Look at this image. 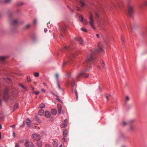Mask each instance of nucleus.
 <instances>
[{
  "label": "nucleus",
  "mask_w": 147,
  "mask_h": 147,
  "mask_svg": "<svg viewBox=\"0 0 147 147\" xmlns=\"http://www.w3.org/2000/svg\"><path fill=\"white\" fill-rule=\"evenodd\" d=\"M34 76L36 77H38L39 76V73L38 72H35L34 74Z\"/></svg>",
  "instance_id": "7c9ffc66"
},
{
  "label": "nucleus",
  "mask_w": 147,
  "mask_h": 147,
  "mask_svg": "<svg viewBox=\"0 0 147 147\" xmlns=\"http://www.w3.org/2000/svg\"><path fill=\"white\" fill-rule=\"evenodd\" d=\"M67 134V131L66 129H65L63 130V136L64 137H66Z\"/></svg>",
  "instance_id": "f3484780"
},
{
  "label": "nucleus",
  "mask_w": 147,
  "mask_h": 147,
  "mask_svg": "<svg viewBox=\"0 0 147 147\" xmlns=\"http://www.w3.org/2000/svg\"><path fill=\"white\" fill-rule=\"evenodd\" d=\"M66 63H67L66 62H64L63 64V65L65 66L66 64Z\"/></svg>",
  "instance_id": "4d7b16f0"
},
{
  "label": "nucleus",
  "mask_w": 147,
  "mask_h": 147,
  "mask_svg": "<svg viewBox=\"0 0 147 147\" xmlns=\"http://www.w3.org/2000/svg\"><path fill=\"white\" fill-rule=\"evenodd\" d=\"M51 114L48 111H46L45 112V115L47 117H50Z\"/></svg>",
  "instance_id": "dca6fc26"
},
{
  "label": "nucleus",
  "mask_w": 147,
  "mask_h": 147,
  "mask_svg": "<svg viewBox=\"0 0 147 147\" xmlns=\"http://www.w3.org/2000/svg\"><path fill=\"white\" fill-rule=\"evenodd\" d=\"M75 39L76 41H78L80 43V44L82 45H83L84 44V41L80 37H77L75 38Z\"/></svg>",
  "instance_id": "6e6552de"
},
{
  "label": "nucleus",
  "mask_w": 147,
  "mask_h": 147,
  "mask_svg": "<svg viewBox=\"0 0 147 147\" xmlns=\"http://www.w3.org/2000/svg\"><path fill=\"white\" fill-rule=\"evenodd\" d=\"M2 100L1 98H0V105H2Z\"/></svg>",
  "instance_id": "3c124183"
},
{
  "label": "nucleus",
  "mask_w": 147,
  "mask_h": 147,
  "mask_svg": "<svg viewBox=\"0 0 147 147\" xmlns=\"http://www.w3.org/2000/svg\"><path fill=\"white\" fill-rule=\"evenodd\" d=\"M27 81L28 82H30L31 80L30 76H28L27 78Z\"/></svg>",
  "instance_id": "ea45409f"
},
{
  "label": "nucleus",
  "mask_w": 147,
  "mask_h": 147,
  "mask_svg": "<svg viewBox=\"0 0 147 147\" xmlns=\"http://www.w3.org/2000/svg\"><path fill=\"white\" fill-rule=\"evenodd\" d=\"M36 144L38 147H41L42 146V143L40 142H37Z\"/></svg>",
  "instance_id": "4be33fe9"
},
{
  "label": "nucleus",
  "mask_w": 147,
  "mask_h": 147,
  "mask_svg": "<svg viewBox=\"0 0 147 147\" xmlns=\"http://www.w3.org/2000/svg\"><path fill=\"white\" fill-rule=\"evenodd\" d=\"M134 121V120H131L129 121L128 122V123H131L133 122Z\"/></svg>",
  "instance_id": "c03bdc74"
},
{
  "label": "nucleus",
  "mask_w": 147,
  "mask_h": 147,
  "mask_svg": "<svg viewBox=\"0 0 147 147\" xmlns=\"http://www.w3.org/2000/svg\"><path fill=\"white\" fill-rule=\"evenodd\" d=\"M8 89L7 88H6L4 91L3 96V99L5 100H6L9 98V95L8 94Z\"/></svg>",
  "instance_id": "20e7f679"
},
{
  "label": "nucleus",
  "mask_w": 147,
  "mask_h": 147,
  "mask_svg": "<svg viewBox=\"0 0 147 147\" xmlns=\"http://www.w3.org/2000/svg\"><path fill=\"white\" fill-rule=\"evenodd\" d=\"M55 77L56 78L57 82H59V74L58 73H56L55 74Z\"/></svg>",
  "instance_id": "a211bd4d"
},
{
  "label": "nucleus",
  "mask_w": 147,
  "mask_h": 147,
  "mask_svg": "<svg viewBox=\"0 0 147 147\" xmlns=\"http://www.w3.org/2000/svg\"><path fill=\"white\" fill-rule=\"evenodd\" d=\"M95 15L96 17H97L98 18L99 17L98 15V13H96Z\"/></svg>",
  "instance_id": "864d4df0"
},
{
  "label": "nucleus",
  "mask_w": 147,
  "mask_h": 147,
  "mask_svg": "<svg viewBox=\"0 0 147 147\" xmlns=\"http://www.w3.org/2000/svg\"><path fill=\"white\" fill-rule=\"evenodd\" d=\"M39 114L40 115H43L44 113V111L42 109H41L39 110L38 112Z\"/></svg>",
  "instance_id": "412c9836"
},
{
  "label": "nucleus",
  "mask_w": 147,
  "mask_h": 147,
  "mask_svg": "<svg viewBox=\"0 0 147 147\" xmlns=\"http://www.w3.org/2000/svg\"><path fill=\"white\" fill-rule=\"evenodd\" d=\"M15 125H11V127L13 128V127H15Z\"/></svg>",
  "instance_id": "69168bd1"
},
{
  "label": "nucleus",
  "mask_w": 147,
  "mask_h": 147,
  "mask_svg": "<svg viewBox=\"0 0 147 147\" xmlns=\"http://www.w3.org/2000/svg\"><path fill=\"white\" fill-rule=\"evenodd\" d=\"M41 91L42 92H45V90L44 89L42 88L41 89Z\"/></svg>",
  "instance_id": "603ef678"
},
{
  "label": "nucleus",
  "mask_w": 147,
  "mask_h": 147,
  "mask_svg": "<svg viewBox=\"0 0 147 147\" xmlns=\"http://www.w3.org/2000/svg\"><path fill=\"white\" fill-rule=\"evenodd\" d=\"M35 119L38 122L40 123L41 122L40 120L37 116H35Z\"/></svg>",
  "instance_id": "393cba45"
},
{
  "label": "nucleus",
  "mask_w": 147,
  "mask_h": 147,
  "mask_svg": "<svg viewBox=\"0 0 147 147\" xmlns=\"http://www.w3.org/2000/svg\"><path fill=\"white\" fill-rule=\"evenodd\" d=\"M24 4V3L22 2H19L17 3V5L18 6H20Z\"/></svg>",
  "instance_id": "a878e982"
},
{
  "label": "nucleus",
  "mask_w": 147,
  "mask_h": 147,
  "mask_svg": "<svg viewBox=\"0 0 147 147\" xmlns=\"http://www.w3.org/2000/svg\"><path fill=\"white\" fill-rule=\"evenodd\" d=\"M135 126L133 125H131L130 127V129L131 130H133L135 127Z\"/></svg>",
  "instance_id": "cd10ccee"
},
{
  "label": "nucleus",
  "mask_w": 147,
  "mask_h": 147,
  "mask_svg": "<svg viewBox=\"0 0 147 147\" xmlns=\"http://www.w3.org/2000/svg\"><path fill=\"white\" fill-rule=\"evenodd\" d=\"M135 10V7L133 5L129 4L128 5V14L130 17L132 16Z\"/></svg>",
  "instance_id": "f03ea898"
},
{
  "label": "nucleus",
  "mask_w": 147,
  "mask_h": 147,
  "mask_svg": "<svg viewBox=\"0 0 147 147\" xmlns=\"http://www.w3.org/2000/svg\"><path fill=\"white\" fill-rule=\"evenodd\" d=\"M20 86L22 87L23 88L25 89L26 88L24 87L22 84H20Z\"/></svg>",
  "instance_id": "8fccbe9b"
},
{
  "label": "nucleus",
  "mask_w": 147,
  "mask_h": 147,
  "mask_svg": "<svg viewBox=\"0 0 147 147\" xmlns=\"http://www.w3.org/2000/svg\"><path fill=\"white\" fill-rule=\"evenodd\" d=\"M32 137L34 139L37 141H39L40 139V136L36 134H32Z\"/></svg>",
  "instance_id": "0eeeda50"
},
{
  "label": "nucleus",
  "mask_w": 147,
  "mask_h": 147,
  "mask_svg": "<svg viewBox=\"0 0 147 147\" xmlns=\"http://www.w3.org/2000/svg\"><path fill=\"white\" fill-rule=\"evenodd\" d=\"M29 144L30 142L28 140H27L25 143V146L26 147H29Z\"/></svg>",
  "instance_id": "aec40b11"
},
{
  "label": "nucleus",
  "mask_w": 147,
  "mask_h": 147,
  "mask_svg": "<svg viewBox=\"0 0 147 147\" xmlns=\"http://www.w3.org/2000/svg\"><path fill=\"white\" fill-rule=\"evenodd\" d=\"M89 24L91 26V27L94 29H95V28L94 26V21L93 19V16H92V13H90V16L89 18Z\"/></svg>",
  "instance_id": "39448f33"
},
{
  "label": "nucleus",
  "mask_w": 147,
  "mask_h": 147,
  "mask_svg": "<svg viewBox=\"0 0 147 147\" xmlns=\"http://www.w3.org/2000/svg\"><path fill=\"white\" fill-rule=\"evenodd\" d=\"M45 106V104L43 103L41 104L39 106L41 108H44Z\"/></svg>",
  "instance_id": "bb28decb"
},
{
  "label": "nucleus",
  "mask_w": 147,
  "mask_h": 147,
  "mask_svg": "<svg viewBox=\"0 0 147 147\" xmlns=\"http://www.w3.org/2000/svg\"><path fill=\"white\" fill-rule=\"evenodd\" d=\"M129 100V98L128 96H126L125 98V102H128Z\"/></svg>",
  "instance_id": "c756f323"
},
{
  "label": "nucleus",
  "mask_w": 147,
  "mask_h": 147,
  "mask_svg": "<svg viewBox=\"0 0 147 147\" xmlns=\"http://www.w3.org/2000/svg\"><path fill=\"white\" fill-rule=\"evenodd\" d=\"M74 80H73V81L71 82V86L72 87V88H73V87L75 85V84L74 82ZM72 89H73V88H72Z\"/></svg>",
  "instance_id": "e433bc0d"
},
{
  "label": "nucleus",
  "mask_w": 147,
  "mask_h": 147,
  "mask_svg": "<svg viewBox=\"0 0 147 147\" xmlns=\"http://www.w3.org/2000/svg\"><path fill=\"white\" fill-rule=\"evenodd\" d=\"M144 1L145 5H147V0H144Z\"/></svg>",
  "instance_id": "de8ad7c7"
},
{
  "label": "nucleus",
  "mask_w": 147,
  "mask_h": 147,
  "mask_svg": "<svg viewBox=\"0 0 147 147\" xmlns=\"http://www.w3.org/2000/svg\"><path fill=\"white\" fill-rule=\"evenodd\" d=\"M76 100H78V95H76Z\"/></svg>",
  "instance_id": "774afa93"
},
{
  "label": "nucleus",
  "mask_w": 147,
  "mask_h": 147,
  "mask_svg": "<svg viewBox=\"0 0 147 147\" xmlns=\"http://www.w3.org/2000/svg\"><path fill=\"white\" fill-rule=\"evenodd\" d=\"M98 49H96L92 51V53L87 58V59L84 63L85 67L87 70H89L91 68V65L93 63L95 60V56L98 52H102L103 49L98 45Z\"/></svg>",
  "instance_id": "f257e3e1"
},
{
  "label": "nucleus",
  "mask_w": 147,
  "mask_h": 147,
  "mask_svg": "<svg viewBox=\"0 0 147 147\" xmlns=\"http://www.w3.org/2000/svg\"><path fill=\"white\" fill-rule=\"evenodd\" d=\"M6 58V57L1 55L0 56V62L1 63L3 64L5 63V60Z\"/></svg>",
  "instance_id": "1a4fd4ad"
},
{
  "label": "nucleus",
  "mask_w": 147,
  "mask_h": 147,
  "mask_svg": "<svg viewBox=\"0 0 147 147\" xmlns=\"http://www.w3.org/2000/svg\"><path fill=\"white\" fill-rule=\"evenodd\" d=\"M57 84L58 86V88L59 89L60 88V86L59 84V82H57Z\"/></svg>",
  "instance_id": "a18cd8bd"
},
{
  "label": "nucleus",
  "mask_w": 147,
  "mask_h": 147,
  "mask_svg": "<svg viewBox=\"0 0 147 147\" xmlns=\"http://www.w3.org/2000/svg\"><path fill=\"white\" fill-rule=\"evenodd\" d=\"M79 19L80 21L83 22L84 24H87L86 20H83V18L81 16H79Z\"/></svg>",
  "instance_id": "9d476101"
},
{
  "label": "nucleus",
  "mask_w": 147,
  "mask_h": 147,
  "mask_svg": "<svg viewBox=\"0 0 147 147\" xmlns=\"http://www.w3.org/2000/svg\"><path fill=\"white\" fill-rule=\"evenodd\" d=\"M75 92L76 93V95H78V92L77 90L75 91Z\"/></svg>",
  "instance_id": "e2e57ef3"
},
{
  "label": "nucleus",
  "mask_w": 147,
  "mask_h": 147,
  "mask_svg": "<svg viewBox=\"0 0 147 147\" xmlns=\"http://www.w3.org/2000/svg\"><path fill=\"white\" fill-rule=\"evenodd\" d=\"M117 6H119V4L118 3H116V4H113L112 5V6H113L114 7H117Z\"/></svg>",
  "instance_id": "4c0bfd02"
},
{
  "label": "nucleus",
  "mask_w": 147,
  "mask_h": 147,
  "mask_svg": "<svg viewBox=\"0 0 147 147\" xmlns=\"http://www.w3.org/2000/svg\"><path fill=\"white\" fill-rule=\"evenodd\" d=\"M66 30V29L64 27L61 29L60 30V32L61 34V35L62 37H63V33H64V32H65Z\"/></svg>",
  "instance_id": "ddd939ff"
},
{
  "label": "nucleus",
  "mask_w": 147,
  "mask_h": 147,
  "mask_svg": "<svg viewBox=\"0 0 147 147\" xmlns=\"http://www.w3.org/2000/svg\"><path fill=\"white\" fill-rule=\"evenodd\" d=\"M63 140L65 142H66V138L64 137L63 138Z\"/></svg>",
  "instance_id": "0e129e2a"
},
{
  "label": "nucleus",
  "mask_w": 147,
  "mask_h": 147,
  "mask_svg": "<svg viewBox=\"0 0 147 147\" xmlns=\"http://www.w3.org/2000/svg\"><path fill=\"white\" fill-rule=\"evenodd\" d=\"M96 36L98 38H99V35L98 34H96Z\"/></svg>",
  "instance_id": "6e6d98bb"
},
{
  "label": "nucleus",
  "mask_w": 147,
  "mask_h": 147,
  "mask_svg": "<svg viewBox=\"0 0 147 147\" xmlns=\"http://www.w3.org/2000/svg\"><path fill=\"white\" fill-rule=\"evenodd\" d=\"M36 95H37L39 93V92L38 91H36L34 92Z\"/></svg>",
  "instance_id": "a19ab883"
},
{
  "label": "nucleus",
  "mask_w": 147,
  "mask_h": 147,
  "mask_svg": "<svg viewBox=\"0 0 147 147\" xmlns=\"http://www.w3.org/2000/svg\"><path fill=\"white\" fill-rule=\"evenodd\" d=\"M47 28H45L44 29V31L45 32H46L47 31Z\"/></svg>",
  "instance_id": "bf43d9fd"
},
{
  "label": "nucleus",
  "mask_w": 147,
  "mask_h": 147,
  "mask_svg": "<svg viewBox=\"0 0 147 147\" xmlns=\"http://www.w3.org/2000/svg\"><path fill=\"white\" fill-rule=\"evenodd\" d=\"M101 64L102 66L104 67H105V64L104 62H103V61L102 60V61L101 62Z\"/></svg>",
  "instance_id": "72a5a7b5"
},
{
  "label": "nucleus",
  "mask_w": 147,
  "mask_h": 147,
  "mask_svg": "<svg viewBox=\"0 0 147 147\" xmlns=\"http://www.w3.org/2000/svg\"><path fill=\"white\" fill-rule=\"evenodd\" d=\"M53 146L54 147H57L58 146V143L56 141H54L53 142Z\"/></svg>",
  "instance_id": "5701e85b"
},
{
  "label": "nucleus",
  "mask_w": 147,
  "mask_h": 147,
  "mask_svg": "<svg viewBox=\"0 0 147 147\" xmlns=\"http://www.w3.org/2000/svg\"><path fill=\"white\" fill-rule=\"evenodd\" d=\"M31 24H27L24 26V28L25 29H28L30 27Z\"/></svg>",
  "instance_id": "6ab92c4d"
},
{
  "label": "nucleus",
  "mask_w": 147,
  "mask_h": 147,
  "mask_svg": "<svg viewBox=\"0 0 147 147\" xmlns=\"http://www.w3.org/2000/svg\"><path fill=\"white\" fill-rule=\"evenodd\" d=\"M45 146V147H51L50 144H46Z\"/></svg>",
  "instance_id": "79ce46f5"
},
{
  "label": "nucleus",
  "mask_w": 147,
  "mask_h": 147,
  "mask_svg": "<svg viewBox=\"0 0 147 147\" xmlns=\"http://www.w3.org/2000/svg\"><path fill=\"white\" fill-rule=\"evenodd\" d=\"M77 55V54H73V55H72V56L74 57H75Z\"/></svg>",
  "instance_id": "13d9d810"
},
{
  "label": "nucleus",
  "mask_w": 147,
  "mask_h": 147,
  "mask_svg": "<svg viewBox=\"0 0 147 147\" xmlns=\"http://www.w3.org/2000/svg\"><path fill=\"white\" fill-rule=\"evenodd\" d=\"M51 113H52V114L53 115H55L57 113V111L55 109H51Z\"/></svg>",
  "instance_id": "2eb2a0df"
},
{
  "label": "nucleus",
  "mask_w": 147,
  "mask_h": 147,
  "mask_svg": "<svg viewBox=\"0 0 147 147\" xmlns=\"http://www.w3.org/2000/svg\"><path fill=\"white\" fill-rule=\"evenodd\" d=\"M34 146L33 144L31 142H30V144H29V147H32Z\"/></svg>",
  "instance_id": "473e14b6"
},
{
  "label": "nucleus",
  "mask_w": 147,
  "mask_h": 147,
  "mask_svg": "<svg viewBox=\"0 0 147 147\" xmlns=\"http://www.w3.org/2000/svg\"><path fill=\"white\" fill-rule=\"evenodd\" d=\"M81 30H82V31H83L84 32H86L87 31V30L84 28H81Z\"/></svg>",
  "instance_id": "58836bf2"
},
{
  "label": "nucleus",
  "mask_w": 147,
  "mask_h": 147,
  "mask_svg": "<svg viewBox=\"0 0 147 147\" xmlns=\"http://www.w3.org/2000/svg\"><path fill=\"white\" fill-rule=\"evenodd\" d=\"M26 121L28 126L30 127L31 125V120L28 119H27L26 120Z\"/></svg>",
  "instance_id": "4468645a"
},
{
  "label": "nucleus",
  "mask_w": 147,
  "mask_h": 147,
  "mask_svg": "<svg viewBox=\"0 0 147 147\" xmlns=\"http://www.w3.org/2000/svg\"><path fill=\"white\" fill-rule=\"evenodd\" d=\"M88 74H86L84 72H82L79 74L77 76L76 80H78V79L82 77H84L86 78L88 77Z\"/></svg>",
  "instance_id": "423d86ee"
},
{
  "label": "nucleus",
  "mask_w": 147,
  "mask_h": 147,
  "mask_svg": "<svg viewBox=\"0 0 147 147\" xmlns=\"http://www.w3.org/2000/svg\"><path fill=\"white\" fill-rule=\"evenodd\" d=\"M64 50H67L68 49H69V48L68 47H67V46H65L64 47Z\"/></svg>",
  "instance_id": "f704fd0d"
},
{
  "label": "nucleus",
  "mask_w": 147,
  "mask_h": 147,
  "mask_svg": "<svg viewBox=\"0 0 147 147\" xmlns=\"http://www.w3.org/2000/svg\"><path fill=\"white\" fill-rule=\"evenodd\" d=\"M127 123H128V122L127 123H126L125 121H123V125L124 126H125L126 125Z\"/></svg>",
  "instance_id": "c9c22d12"
},
{
  "label": "nucleus",
  "mask_w": 147,
  "mask_h": 147,
  "mask_svg": "<svg viewBox=\"0 0 147 147\" xmlns=\"http://www.w3.org/2000/svg\"><path fill=\"white\" fill-rule=\"evenodd\" d=\"M23 142V140H20V142H19V143H22Z\"/></svg>",
  "instance_id": "680f3d73"
},
{
  "label": "nucleus",
  "mask_w": 147,
  "mask_h": 147,
  "mask_svg": "<svg viewBox=\"0 0 147 147\" xmlns=\"http://www.w3.org/2000/svg\"><path fill=\"white\" fill-rule=\"evenodd\" d=\"M9 22L11 25L10 28L11 29H13V27L18 24V20L16 19L11 20Z\"/></svg>",
  "instance_id": "7ed1b4c3"
},
{
  "label": "nucleus",
  "mask_w": 147,
  "mask_h": 147,
  "mask_svg": "<svg viewBox=\"0 0 147 147\" xmlns=\"http://www.w3.org/2000/svg\"><path fill=\"white\" fill-rule=\"evenodd\" d=\"M11 0H5V1L6 3H8L10 2Z\"/></svg>",
  "instance_id": "49530a36"
},
{
  "label": "nucleus",
  "mask_w": 147,
  "mask_h": 147,
  "mask_svg": "<svg viewBox=\"0 0 147 147\" xmlns=\"http://www.w3.org/2000/svg\"><path fill=\"white\" fill-rule=\"evenodd\" d=\"M57 107L58 109V113L59 114L61 113V110H62V107L61 105L58 104L57 105Z\"/></svg>",
  "instance_id": "f8f14e48"
},
{
  "label": "nucleus",
  "mask_w": 147,
  "mask_h": 147,
  "mask_svg": "<svg viewBox=\"0 0 147 147\" xmlns=\"http://www.w3.org/2000/svg\"><path fill=\"white\" fill-rule=\"evenodd\" d=\"M18 104H17V103L14 106V109L15 110H16L18 108Z\"/></svg>",
  "instance_id": "c85d7f7f"
},
{
  "label": "nucleus",
  "mask_w": 147,
  "mask_h": 147,
  "mask_svg": "<svg viewBox=\"0 0 147 147\" xmlns=\"http://www.w3.org/2000/svg\"><path fill=\"white\" fill-rule=\"evenodd\" d=\"M66 119H65L64 120V122L63 123H62L61 125V127L62 128H63L65 127H66L67 126V122L66 121Z\"/></svg>",
  "instance_id": "9b49d317"
},
{
  "label": "nucleus",
  "mask_w": 147,
  "mask_h": 147,
  "mask_svg": "<svg viewBox=\"0 0 147 147\" xmlns=\"http://www.w3.org/2000/svg\"><path fill=\"white\" fill-rule=\"evenodd\" d=\"M66 76L68 77H70L71 76L70 74L68 72L66 75Z\"/></svg>",
  "instance_id": "37998d69"
},
{
  "label": "nucleus",
  "mask_w": 147,
  "mask_h": 147,
  "mask_svg": "<svg viewBox=\"0 0 147 147\" xmlns=\"http://www.w3.org/2000/svg\"><path fill=\"white\" fill-rule=\"evenodd\" d=\"M67 7H68L70 9V10H71V11L72 12H74V11L73 10L71 9L70 8V7H69V6L68 5L67 6Z\"/></svg>",
  "instance_id": "09e8293b"
},
{
  "label": "nucleus",
  "mask_w": 147,
  "mask_h": 147,
  "mask_svg": "<svg viewBox=\"0 0 147 147\" xmlns=\"http://www.w3.org/2000/svg\"><path fill=\"white\" fill-rule=\"evenodd\" d=\"M106 98L107 99V101H109V98H108V96H106Z\"/></svg>",
  "instance_id": "338daca9"
},
{
  "label": "nucleus",
  "mask_w": 147,
  "mask_h": 147,
  "mask_svg": "<svg viewBox=\"0 0 147 147\" xmlns=\"http://www.w3.org/2000/svg\"><path fill=\"white\" fill-rule=\"evenodd\" d=\"M15 147H19V145L18 144H16L15 146Z\"/></svg>",
  "instance_id": "5fc2aeb1"
},
{
  "label": "nucleus",
  "mask_w": 147,
  "mask_h": 147,
  "mask_svg": "<svg viewBox=\"0 0 147 147\" xmlns=\"http://www.w3.org/2000/svg\"><path fill=\"white\" fill-rule=\"evenodd\" d=\"M140 7L141 8H142L143 7V6L142 4H141L140 5Z\"/></svg>",
  "instance_id": "052dcab7"
},
{
  "label": "nucleus",
  "mask_w": 147,
  "mask_h": 147,
  "mask_svg": "<svg viewBox=\"0 0 147 147\" xmlns=\"http://www.w3.org/2000/svg\"><path fill=\"white\" fill-rule=\"evenodd\" d=\"M80 3L82 7H84V6L86 5L85 3H84V2L82 1H80Z\"/></svg>",
  "instance_id": "b1692460"
},
{
  "label": "nucleus",
  "mask_w": 147,
  "mask_h": 147,
  "mask_svg": "<svg viewBox=\"0 0 147 147\" xmlns=\"http://www.w3.org/2000/svg\"><path fill=\"white\" fill-rule=\"evenodd\" d=\"M121 40L122 44H123V43L124 42L125 40L123 38V36H122L121 37Z\"/></svg>",
  "instance_id": "2f4dec72"
}]
</instances>
